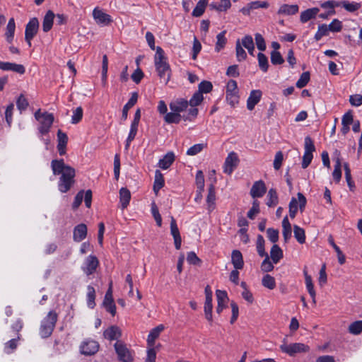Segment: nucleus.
Listing matches in <instances>:
<instances>
[{"instance_id": "nucleus-20", "label": "nucleus", "mask_w": 362, "mask_h": 362, "mask_svg": "<svg viewBox=\"0 0 362 362\" xmlns=\"http://www.w3.org/2000/svg\"><path fill=\"white\" fill-rule=\"evenodd\" d=\"M262 93L260 90H253L250 92L247 100V108L252 110L255 105L259 102Z\"/></svg>"}, {"instance_id": "nucleus-8", "label": "nucleus", "mask_w": 362, "mask_h": 362, "mask_svg": "<svg viewBox=\"0 0 362 362\" xmlns=\"http://www.w3.org/2000/svg\"><path fill=\"white\" fill-rule=\"evenodd\" d=\"M39 29V21L37 18H31L25 26V40L29 47H31V40L37 33Z\"/></svg>"}, {"instance_id": "nucleus-6", "label": "nucleus", "mask_w": 362, "mask_h": 362, "mask_svg": "<svg viewBox=\"0 0 362 362\" xmlns=\"http://www.w3.org/2000/svg\"><path fill=\"white\" fill-rule=\"evenodd\" d=\"M115 352L121 362H132L134 360L133 354L127 345L121 341H117L114 345Z\"/></svg>"}, {"instance_id": "nucleus-19", "label": "nucleus", "mask_w": 362, "mask_h": 362, "mask_svg": "<svg viewBox=\"0 0 362 362\" xmlns=\"http://www.w3.org/2000/svg\"><path fill=\"white\" fill-rule=\"evenodd\" d=\"M0 69L3 71H12L20 74H23L25 71V69L22 64L7 62H0Z\"/></svg>"}, {"instance_id": "nucleus-7", "label": "nucleus", "mask_w": 362, "mask_h": 362, "mask_svg": "<svg viewBox=\"0 0 362 362\" xmlns=\"http://www.w3.org/2000/svg\"><path fill=\"white\" fill-rule=\"evenodd\" d=\"M304 148L305 152L303 156L302 168L305 169L310 164L313 158V153L315 151L314 142L310 136L305 138Z\"/></svg>"}, {"instance_id": "nucleus-30", "label": "nucleus", "mask_w": 362, "mask_h": 362, "mask_svg": "<svg viewBox=\"0 0 362 362\" xmlns=\"http://www.w3.org/2000/svg\"><path fill=\"white\" fill-rule=\"evenodd\" d=\"M130 199V191L126 187H122L119 190V202L122 209L127 207V206L129 204Z\"/></svg>"}, {"instance_id": "nucleus-1", "label": "nucleus", "mask_w": 362, "mask_h": 362, "mask_svg": "<svg viewBox=\"0 0 362 362\" xmlns=\"http://www.w3.org/2000/svg\"><path fill=\"white\" fill-rule=\"evenodd\" d=\"M51 168L54 175H60L58 182L59 190L62 193L67 192L75 183V169L65 164L63 159L52 160Z\"/></svg>"}, {"instance_id": "nucleus-52", "label": "nucleus", "mask_w": 362, "mask_h": 362, "mask_svg": "<svg viewBox=\"0 0 362 362\" xmlns=\"http://www.w3.org/2000/svg\"><path fill=\"white\" fill-rule=\"evenodd\" d=\"M196 185L197 191L200 194L204 188V177L202 170H198L196 174Z\"/></svg>"}, {"instance_id": "nucleus-54", "label": "nucleus", "mask_w": 362, "mask_h": 362, "mask_svg": "<svg viewBox=\"0 0 362 362\" xmlns=\"http://www.w3.org/2000/svg\"><path fill=\"white\" fill-rule=\"evenodd\" d=\"M262 285L269 289H274L276 286L275 279L273 276L266 274L262 281Z\"/></svg>"}, {"instance_id": "nucleus-50", "label": "nucleus", "mask_w": 362, "mask_h": 362, "mask_svg": "<svg viewBox=\"0 0 362 362\" xmlns=\"http://www.w3.org/2000/svg\"><path fill=\"white\" fill-rule=\"evenodd\" d=\"M329 31V28L326 24L320 25L314 37L315 40L319 41L322 37L328 35Z\"/></svg>"}, {"instance_id": "nucleus-14", "label": "nucleus", "mask_w": 362, "mask_h": 362, "mask_svg": "<svg viewBox=\"0 0 362 362\" xmlns=\"http://www.w3.org/2000/svg\"><path fill=\"white\" fill-rule=\"evenodd\" d=\"M112 283L110 282V287L105 296L103 305L107 312H109L112 316H115L116 314V306L112 298Z\"/></svg>"}, {"instance_id": "nucleus-61", "label": "nucleus", "mask_w": 362, "mask_h": 362, "mask_svg": "<svg viewBox=\"0 0 362 362\" xmlns=\"http://www.w3.org/2000/svg\"><path fill=\"white\" fill-rule=\"evenodd\" d=\"M16 105L18 109L22 112L25 110L28 106V102L26 98L23 95H20L16 101Z\"/></svg>"}, {"instance_id": "nucleus-59", "label": "nucleus", "mask_w": 362, "mask_h": 362, "mask_svg": "<svg viewBox=\"0 0 362 362\" xmlns=\"http://www.w3.org/2000/svg\"><path fill=\"white\" fill-rule=\"evenodd\" d=\"M108 69V59L107 55L103 57V65H102V81L105 86L107 81V74Z\"/></svg>"}, {"instance_id": "nucleus-51", "label": "nucleus", "mask_w": 362, "mask_h": 362, "mask_svg": "<svg viewBox=\"0 0 362 362\" xmlns=\"http://www.w3.org/2000/svg\"><path fill=\"white\" fill-rule=\"evenodd\" d=\"M257 251L261 257L268 255L264 250V239L261 235H258L257 238Z\"/></svg>"}, {"instance_id": "nucleus-4", "label": "nucleus", "mask_w": 362, "mask_h": 362, "mask_svg": "<svg viewBox=\"0 0 362 362\" xmlns=\"http://www.w3.org/2000/svg\"><path fill=\"white\" fill-rule=\"evenodd\" d=\"M35 118L40 123L38 130L42 135L47 134L54 122V116L47 112H41L39 109L35 112Z\"/></svg>"}, {"instance_id": "nucleus-34", "label": "nucleus", "mask_w": 362, "mask_h": 362, "mask_svg": "<svg viewBox=\"0 0 362 362\" xmlns=\"http://www.w3.org/2000/svg\"><path fill=\"white\" fill-rule=\"evenodd\" d=\"M164 178L163 174L159 170H156L155 172V180L153 183V191L156 194L164 186Z\"/></svg>"}, {"instance_id": "nucleus-10", "label": "nucleus", "mask_w": 362, "mask_h": 362, "mask_svg": "<svg viewBox=\"0 0 362 362\" xmlns=\"http://www.w3.org/2000/svg\"><path fill=\"white\" fill-rule=\"evenodd\" d=\"M98 266V258L94 255H89L85 259L81 269L87 276H89L95 273Z\"/></svg>"}, {"instance_id": "nucleus-18", "label": "nucleus", "mask_w": 362, "mask_h": 362, "mask_svg": "<svg viewBox=\"0 0 362 362\" xmlns=\"http://www.w3.org/2000/svg\"><path fill=\"white\" fill-rule=\"evenodd\" d=\"M216 295L217 298V307H216V313L220 314L223 310L226 307V305L228 301V297L226 291L217 290L216 291Z\"/></svg>"}, {"instance_id": "nucleus-55", "label": "nucleus", "mask_w": 362, "mask_h": 362, "mask_svg": "<svg viewBox=\"0 0 362 362\" xmlns=\"http://www.w3.org/2000/svg\"><path fill=\"white\" fill-rule=\"evenodd\" d=\"M258 63L259 68L264 71L266 72L268 70L269 64L268 59L265 54L262 52H259L257 55Z\"/></svg>"}, {"instance_id": "nucleus-37", "label": "nucleus", "mask_w": 362, "mask_h": 362, "mask_svg": "<svg viewBox=\"0 0 362 362\" xmlns=\"http://www.w3.org/2000/svg\"><path fill=\"white\" fill-rule=\"evenodd\" d=\"M16 30V23L13 18L9 19L7 26L5 35L6 37V40L8 42H11L14 36V33Z\"/></svg>"}, {"instance_id": "nucleus-58", "label": "nucleus", "mask_w": 362, "mask_h": 362, "mask_svg": "<svg viewBox=\"0 0 362 362\" xmlns=\"http://www.w3.org/2000/svg\"><path fill=\"white\" fill-rule=\"evenodd\" d=\"M203 99L204 98L201 93L197 91L194 93L188 103L192 107H196L202 102Z\"/></svg>"}, {"instance_id": "nucleus-13", "label": "nucleus", "mask_w": 362, "mask_h": 362, "mask_svg": "<svg viewBox=\"0 0 362 362\" xmlns=\"http://www.w3.org/2000/svg\"><path fill=\"white\" fill-rule=\"evenodd\" d=\"M239 162L238 157L235 152H230L225 160L223 165V172L230 175L237 167Z\"/></svg>"}, {"instance_id": "nucleus-11", "label": "nucleus", "mask_w": 362, "mask_h": 362, "mask_svg": "<svg viewBox=\"0 0 362 362\" xmlns=\"http://www.w3.org/2000/svg\"><path fill=\"white\" fill-rule=\"evenodd\" d=\"M140 118H141V112H140V110L138 109L135 112L134 118L133 121L132 122L131 127H130V131H129L128 137L126 140V148H128L129 147L131 142L134 139V138L137 134Z\"/></svg>"}, {"instance_id": "nucleus-29", "label": "nucleus", "mask_w": 362, "mask_h": 362, "mask_svg": "<svg viewBox=\"0 0 362 362\" xmlns=\"http://www.w3.org/2000/svg\"><path fill=\"white\" fill-rule=\"evenodd\" d=\"M175 160V155L173 152L167 153L163 158L159 160L158 166L163 170L170 168Z\"/></svg>"}, {"instance_id": "nucleus-35", "label": "nucleus", "mask_w": 362, "mask_h": 362, "mask_svg": "<svg viewBox=\"0 0 362 362\" xmlns=\"http://www.w3.org/2000/svg\"><path fill=\"white\" fill-rule=\"evenodd\" d=\"M332 177L334 180L339 183L341 178V162L339 157L335 159V164L334 166V170L332 172Z\"/></svg>"}, {"instance_id": "nucleus-24", "label": "nucleus", "mask_w": 362, "mask_h": 362, "mask_svg": "<svg viewBox=\"0 0 362 362\" xmlns=\"http://www.w3.org/2000/svg\"><path fill=\"white\" fill-rule=\"evenodd\" d=\"M105 339L112 341L117 340L122 335L120 329L115 325L111 326L103 332Z\"/></svg>"}, {"instance_id": "nucleus-27", "label": "nucleus", "mask_w": 362, "mask_h": 362, "mask_svg": "<svg viewBox=\"0 0 362 362\" xmlns=\"http://www.w3.org/2000/svg\"><path fill=\"white\" fill-rule=\"evenodd\" d=\"M54 17L55 15L51 10H49L45 15L42 21V30L45 33H47L52 29Z\"/></svg>"}, {"instance_id": "nucleus-48", "label": "nucleus", "mask_w": 362, "mask_h": 362, "mask_svg": "<svg viewBox=\"0 0 362 362\" xmlns=\"http://www.w3.org/2000/svg\"><path fill=\"white\" fill-rule=\"evenodd\" d=\"M215 199L216 195L214 187L213 185H211L209 188V192L206 198V202L209 210H213L214 209Z\"/></svg>"}, {"instance_id": "nucleus-31", "label": "nucleus", "mask_w": 362, "mask_h": 362, "mask_svg": "<svg viewBox=\"0 0 362 362\" xmlns=\"http://www.w3.org/2000/svg\"><path fill=\"white\" fill-rule=\"evenodd\" d=\"M282 235L285 242H288L292 235V228L287 216H285L282 221Z\"/></svg>"}, {"instance_id": "nucleus-25", "label": "nucleus", "mask_w": 362, "mask_h": 362, "mask_svg": "<svg viewBox=\"0 0 362 362\" xmlns=\"http://www.w3.org/2000/svg\"><path fill=\"white\" fill-rule=\"evenodd\" d=\"M299 7L297 4H283L279 7L277 13L279 15L291 16L297 13Z\"/></svg>"}, {"instance_id": "nucleus-43", "label": "nucleus", "mask_w": 362, "mask_h": 362, "mask_svg": "<svg viewBox=\"0 0 362 362\" xmlns=\"http://www.w3.org/2000/svg\"><path fill=\"white\" fill-rule=\"evenodd\" d=\"M294 237L300 244H303L305 242V233L303 228L294 225L293 226Z\"/></svg>"}, {"instance_id": "nucleus-15", "label": "nucleus", "mask_w": 362, "mask_h": 362, "mask_svg": "<svg viewBox=\"0 0 362 362\" xmlns=\"http://www.w3.org/2000/svg\"><path fill=\"white\" fill-rule=\"evenodd\" d=\"M93 17L95 22L100 25H107L112 21L110 15L105 13L98 7L93 9Z\"/></svg>"}, {"instance_id": "nucleus-16", "label": "nucleus", "mask_w": 362, "mask_h": 362, "mask_svg": "<svg viewBox=\"0 0 362 362\" xmlns=\"http://www.w3.org/2000/svg\"><path fill=\"white\" fill-rule=\"evenodd\" d=\"M266 192L267 187L264 181L258 180L254 182L250 194L252 198H259L263 197Z\"/></svg>"}, {"instance_id": "nucleus-21", "label": "nucleus", "mask_w": 362, "mask_h": 362, "mask_svg": "<svg viewBox=\"0 0 362 362\" xmlns=\"http://www.w3.org/2000/svg\"><path fill=\"white\" fill-rule=\"evenodd\" d=\"M188 105L189 103L187 100L180 98L170 103V109L173 112H176L178 114H180V112L187 110Z\"/></svg>"}, {"instance_id": "nucleus-26", "label": "nucleus", "mask_w": 362, "mask_h": 362, "mask_svg": "<svg viewBox=\"0 0 362 362\" xmlns=\"http://www.w3.org/2000/svg\"><path fill=\"white\" fill-rule=\"evenodd\" d=\"M231 262L236 269H242L243 268L244 261L242 253L239 250H235L232 252Z\"/></svg>"}, {"instance_id": "nucleus-57", "label": "nucleus", "mask_w": 362, "mask_h": 362, "mask_svg": "<svg viewBox=\"0 0 362 362\" xmlns=\"http://www.w3.org/2000/svg\"><path fill=\"white\" fill-rule=\"evenodd\" d=\"M310 81V74L309 72H303L299 79L296 82V86L298 88H302L305 87Z\"/></svg>"}, {"instance_id": "nucleus-41", "label": "nucleus", "mask_w": 362, "mask_h": 362, "mask_svg": "<svg viewBox=\"0 0 362 362\" xmlns=\"http://www.w3.org/2000/svg\"><path fill=\"white\" fill-rule=\"evenodd\" d=\"M339 5L349 12H355L361 7V4L356 1H343L339 3Z\"/></svg>"}, {"instance_id": "nucleus-23", "label": "nucleus", "mask_w": 362, "mask_h": 362, "mask_svg": "<svg viewBox=\"0 0 362 362\" xmlns=\"http://www.w3.org/2000/svg\"><path fill=\"white\" fill-rule=\"evenodd\" d=\"M87 235V227L84 223L76 226L74 229L73 238L76 242H81L86 238Z\"/></svg>"}, {"instance_id": "nucleus-40", "label": "nucleus", "mask_w": 362, "mask_h": 362, "mask_svg": "<svg viewBox=\"0 0 362 362\" xmlns=\"http://www.w3.org/2000/svg\"><path fill=\"white\" fill-rule=\"evenodd\" d=\"M208 4L207 0H199L192 11V16L194 17H200L205 11Z\"/></svg>"}, {"instance_id": "nucleus-46", "label": "nucleus", "mask_w": 362, "mask_h": 362, "mask_svg": "<svg viewBox=\"0 0 362 362\" xmlns=\"http://www.w3.org/2000/svg\"><path fill=\"white\" fill-rule=\"evenodd\" d=\"M242 43L240 42V40H237L236 45H235V52H236V57L238 62H241L245 60L247 58V54L246 52L243 48Z\"/></svg>"}, {"instance_id": "nucleus-32", "label": "nucleus", "mask_w": 362, "mask_h": 362, "mask_svg": "<svg viewBox=\"0 0 362 362\" xmlns=\"http://www.w3.org/2000/svg\"><path fill=\"white\" fill-rule=\"evenodd\" d=\"M138 94L137 93H133L131 98L123 107L122 118L124 120L127 119L129 110L137 102Z\"/></svg>"}, {"instance_id": "nucleus-17", "label": "nucleus", "mask_w": 362, "mask_h": 362, "mask_svg": "<svg viewBox=\"0 0 362 362\" xmlns=\"http://www.w3.org/2000/svg\"><path fill=\"white\" fill-rule=\"evenodd\" d=\"M68 143V136L62 130L59 129L57 132V150L60 156L66 154V145Z\"/></svg>"}, {"instance_id": "nucleus-47", "label": "nucleus", "mask_w": 362, "mask_h": 362, "mask_svg": "<svg viewBox=\"0 0 362 362\" xmlns=\"http://www.w3.org/2000/svg\"><path fill=\"white\" fill-rule=\"evenodd\" d=\"M349 333L358 335L362 332V320L355 321L351 323L349 326Z\"/></svg>"}, {"instance_id": "nucleus-12", "label": "nucleus", "mask_w": 362, "mask_h": 362, "mask_svg": "<svg viewBox=\"0 0 362 362\" xmlns=\"http://www.w3.org/2000/svg\"><path fill=\"white\" fill-rule=\"evenodd\" d=\"M81 353L86 356L96 354L99 349V344L95 340L88 339L82 342L80 346Z\"/></svg>"}, {"instance_id": "nucleus-42", "label": "nucleus", "mask_w": 362, "mask_h": 362, "mask_svg": "<svg viewBox=\"0 0 362 362\" xmlns=\"http://www.w3.org/2000/svg\"><path fill=\"white\" fill-rule=\"evenodd\" d=\"M344 169L345 172V179L346 180L348 187L351 191H354L355 189V183L352 180L351 169L347 163H344Z\"/></svg>"}, {"instance_id": "nucleus-39", "label": "nucleus", "mask_w": 362, "mask_h": 362, "mask_svg": "<svg viewBox=\"0 0 362 362\" xmlns=\"http://www.w3.org/2000/svg\"><path fill=\"white\" fill-rule=\"evenodd\" d=\"M21 339V334H18L16 337L11 339L4 344V351L6 354L12 353L18 346V341Z\"/></svg>"}, {"instance_id": "nucleus-36", "label": "nucleus", "mask_w": 362, "mask_h": 362, "mask_svg": "<svg viewBox=\"0 0 362 362\" xmlns=\"http://www.w3.org/2000/svg\"><path fill=\"white\" fill-rule=\"evenodd\" d=\"M242 45L246 48L249 54L254 56L255 45L251 35H245L241 40Z\"/></svg>"}, {"instance_id": "nucleus-33", "label": "nucleus", "mask_w": 362, "mask_h": 362, "mask_svg": "<svg viewBox=\"0 0 362 362\" xmlns=\"http://www.w3.org/2000/svg\"><path fill=\"white\" fill-rule=\"evenodd\" d=\"M267 199L266 204L269 207H274L278 204L279 197L275 189L271 188L268 191Z\"/></svg>"}, {"instance_id": "nucleus-56", "label": "nucleus", "mask_w": 362, "mask_h": 362, "mask_svg": "<svg viewBox=\"0 0 362 362\" xmlns=\"http://www.w3.org/2000/svg\"><path fill=\"white\" fill-rule=\"evenodd\" d=\"M213 88V85L210 81H203L199 84L198 92H200L202 95L203 93H208L211 91Z\"/></svg>"}, {"instance_id": "nucleus-44", "label": "nucleus", "mask_w": 362, "mask_h": 362, "mask_svg": "<svg viewBox=\"0 0 362 362\" xmlns=\"http://www.w3.org/2000/svg\"><path fill=\"white\" fill-rule=\"evenodd\" d=\"M226 33V31L223 30L217 35V36H216L217 41L216 43V47H215V49L216 52H219L221 49H222L225 47L226 42H227V39L226 38V36H225Z\"/></svg>"}, {"instance_id": "nucleus-60", "label": "nucleus", "mask_w": 362, "mask_h": 362, "mask_svg": "<svg viewBox=\"0 0 362 362\" xmlns=\"http://www.w3.org/2000/svg\"><path fill=\"white\" fill-rule=\"evenodd\" d=\"M271 62L274 65H279L283 64L284 60L279 52L274 50L271 52Z\"/></svg>"}, {"instance_id": "nucleus-53", "label": "nucleus", "mask_w": 362, "mask_h": 362, "mask_svg": "<svg viewBox=\"0 0 362 362\" xmlns=\"http://www.w3.org/2000/svg\"><path fill=\"white\" fill-rule=\"evenodd\" d=\"M210 6L218 11H225L230 8L231 3L230 0H221L218 6L212 4L210 5Z\"/></svg>"}, {"instance_id": "nucleus-28", "label": "nucleus", "mask_w": 362, "mask_h": 362, "mask_svg": "<svg viewBox=\"0 0 362 362\" xmlns=\"http://www.w3.org/2000/svg\"><path fill=\"white\" fill-rule=\"evenodd\" d=\"M320 9L317 7L308 8L300 13V20L301 23H305L308 21L315 18L317 13H319Z\"/></svg>"}, {"instance_id": "nucleus-5", "label": "nucleus", "mask_w": 362, "mask_h": 362, "mask_svg": "<svg viewBox=\"0 0 362 362\" xmlns=\"http://www.w3.org/2000/svg\"><path fill=\"white\" fill-rule=\"evenodd\" d=\"M280 349L291 356L297 354L307 353L310 351L309 346L303 343H293L290 344H283L280 346Z\"/></svg>"}, {"instance_id": "nucleus-9", "label": "nucleus", "mask_w": 362, "mask_h": 362, "mask_svg": "<svg viewBox=\"0 0 362 362\" xmlns=\"http://www.w3.org/2000/svg\"><path fill=\"white\" fill-rule=\"evenodd\" d=\"M226 99L230 105L234 106L238 103V85L234 80H230L226 86Z\"/></svg>"}, {"instance_id": "nucleus-3", "label": "nucleus", "mask_w": 362, "mask_h": 362, "mask_svg": "<svg viewBox=\"0 0 362 362\" xmlns=\"http://www.w3.org/2000/svg\"><path fill=\"white\" fill-rule=\"evenodd\" d=\"M57 317V313L51 310L42 320L40 327V334L42 338H47L52 334L55 327Z\"/></svg>"}, {"instance_id": "nucleus-64", "label": "nucleus", "mask_w": 362, "mask_h": 362, "mask_svg": "<svg viewBox=\"0 0 362 362\" xmlns=\"http://www.w3.org/2000/svg\"><path fill=\"white\" fill-rule=\"evenodd\" d=\"M83 117V109L81 107H78L73 112V115L71 117V122L72 124L78 123Z\"/></svg>"}, {"instance_id": "nucleus-63", "label": "nucleus", "mask_w": 362, "mask_h": 362, "mask_svg": "<svg viewBox=\"0 0 362 362\" xmlns=\"http://www.w3.org/2000/svg\"><path fill=\"white\" fill-rule=\"evenodd\" d=\"M298 211V201L293 197L289 203V216L291 218H294Z\"/></svg>"}, {"instance_id": "nucleus-62", "label": "nucleus", "mask_w": 362, "mask_h": 362, "mask_svg": "<svg viewBox=\"0 0 362 362\" xmlns=\"http://www.w3.org/2000/svg\"><path fill=\"white\" fill-rule=\"evenodd\" d=\"M259 212V202L255 200L252 202V206L247 212V217L250 219H254L255 216Z\"/></svg>"}, {"instance_id": "nucleus-2", "label": "nucleus", "mask_w": 362, "mask_h": 362, "mask_svg": "<svg viewBox=\"0 0 362 362\" xmlns=\"http://www.w3.org/2000/svg\"><path fill=\"white\" fill-rule=\"evenodd\" d=\"M154 62L158 76L164 80L165 84L168 83L170 80V68L167 62L164 51L160 47L156 48Z\"/></svg>"}, {"instance_id": "nucleus-38", "label": "nucleus", "mask_w": 362, "mask_h": 362, "mask_svg": "<svg viewBox=\"0 0 362 362\" xmlns=\"http://www.w3.org/2000/svg\"><path fill=\"white\" fill-rule=\"evenodd\" d=\"M271 258L274 264H276L283 257V251L280 247L274 244L270 251Z\"/></svg>"}, {"instance_id": "nucleus-45", "label": "nucleus", "mask_w": 362, "mask_h": 362, "mask_svg": "<svg viewBox=\"0 0 362 362\" xmlns=\"http://www.w3.org/2000/svg\"><path fill=\"white\" fill-rule=\"evenodd\" d=\"M165 122L168 124H177L181 120V115L176 112L171 111L170 112L166 113L164 117Z\"/></svg>"}, {"instance_id": "nucleus-49", "label": "nucleus", "mask_w": 362, "mask_h": 362, "mask_svg": "<svg viewBox=\"0 0 362 362\" xmlns=\"http://www.w3.org/2000/svg\"><path fill=\"white\" fill-rule=\"evenodd\" d=\"M88 292H87V303L89 308H93L95 303V291L93 286H88L87 288Z\"/></svg>"}, {"instance_id": "nucleus-22", "label": "nucleus", "mask_w": 362, "mask_h": 362, "mask_svg": "<svg viewBox=\"0 0 362 362\" xmlns=\"http://www.w3.org/2000/svg\"><path fill=\"white\" fill-rule=\"evenodd\" d=\"M164 325H159L151 330L147 339L148 347L153 348L156 339L159 337L161 332L164 330Z\"/></svg>"}]
</instances>
